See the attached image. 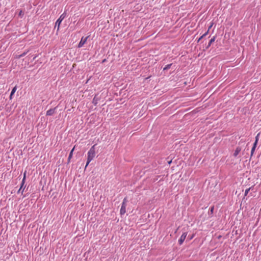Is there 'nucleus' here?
<instances>
[{"label":"nucleus","instance_id":"obj_1","mask_svg":"<svg viewBox=\"0 0 261 261\" xmlns=\"http://www.w3.org/2000/svg\"><path fill=\"white\" fill-rule=\"evenodd\" d=\"M95 145L92 146L88 152L87 162L85 166V169L88 166L90 162L93 160L95 156Z\"/></svg>","mask_w":261,"mask_h":261},{"label":"nucleus","instance_id":"obj_2","mask_svg":"<svg viewBox=\"0 0 261 261\" xmlns=\"http://www.w3.org/2000/svg\"><path fill=\"white\" fill-rule=\"evenodd\" d=\"M66 14L65 13H63L60 17L58 19L55 23V27H57V32L59 31L60 27V24L63 21V20L65 18Z\"/></svg>","mask_w":261,"mask_h":261},{"label":"nucleus","instance_id":"obj_3","mask_svg":"<svg viewBox=\"0 0 261 261\" xmlns=\"http://www.w3.org/2000/svg\"><path fill=\"white\" fill-rule=\"evenodd\" d=\"M89 36H87L86 37H82L81 39V41H80V42L78 44L77 47L79 48H81V47H83L84 46V45L87 42V39L89 38Z\"/></svg>","mask_w":261,"mask_h":261},{"label":"nucleus","instance_id":"obj_4","mask_svg":"<svg viewBox=\"0 0 261 261\" xmlns=\"http://www.w3.org/2000/svg\"><path fill=\"white\" fill-rule=\"evenodd\" d=\"M187 236V232H184L178 240V243L179 245H181L186 239Z\"/></svg>","mask_w":261,"mask_h":261},{"label":"nucleus","instance_id":"obj_5","mask_svg":"<svg viewBox=\"0 0 261 261\" xmlns=\"http://www.w3.org/2000/svg\"><path fill=\"white\" fill-rule=\"evenodd\" d=\"M56 109V108H55L54 109H50L48 110L46 112V115H47V116L53 115L55 113Z\"/></svg>","mask_w":261,"mask_h":261},{"label":"nucleus","instance_id":"obj_6","mask_svg":"<svg viewBox=\"0 0 261 261\" xmlns=\"http://www.w3.org/2000/svg\"><path fill=\"white\" fill-rule=\"evenodd\" d=\"M126 205H123L122 204L120 211V214L121 215H124L126 213Z\"/></svg>","mask_w":261,"mask_h":261},{"label":"nucleus","instance_id":"obj_7","mask_svg":"<svg viewBox=\"0 0 261 261\" xmlns=\"http://www.w3.org/2000/svg\"><path fill=\"white\" fill-rule=\"evenodd\" d=\"M241 148L240 147H237L234 151V152L233 153V156L234 157H236L239 154V153L241 152Z\"/></svg>","mask_w":261,"mask_h":261},{"label":"nucleus","instance_id":"obj_8","mask_svg":"<svg viewBox=\"0 0 261 261\" xmlns=\"http://www.w3.org/2000/svg\"><path fill=\"white\" fill-rule=\"evenodd\" d=\"M17 90V86H15L12 90V91L11 92V94H10V99H12V96L14 95V94L15 93V92H16Z\"/></svg>","mask_w":261,"mask_h":261},{"label":"nucleus","instance_id":"obj_9","mask_svg":"<svg viewBox=\"0 0 261 261\" xmlns=\"http://www.w3.org/2000/svg\"><path fill=\"white\" fill-rule=\"evenodd\" d=\"M28 53V51H24V53H23L22 54H21L20 55L16 56L15 58V59H19V58L25 56Z\"/></svg>","mask_w":261,"mask_h":261},{"label":"nucleus","instance_id":"obj_10","mask_svg":"<svg viewBox=\"0 0 261 261\" xmlns=\"http://www.w3.org/2000/svg\"><path fill=\"white\" fill-rule=\"evenodd\" d=\"M23 185L21 184V186H20L19 189L18 190L17 193H20L21 194H23V193L24 192V188H23Z\"/></svg>","mask_w":261,"mask_h":261},{"label":"nucleus","instance_id":"obj_11","mask_svg":"<svg viewBox=\"0 0 261 261\" xmlns=\"http://www.w3.org/2000/svg\"><path fill=\"white\" fill-rule=\"evenodd\" d=\"M74 148L75 147H74L72 150H71L70 153H69V156H68V163L70 162V159H71L72 156V154H73V150L74 149Z\"/></svg>","mask_w":261,"mask_h":261},{"label":"nucleus","instance_id":"obj_12","mask_svg":"<svg viewBox=\"0 0 261 261\" xmlns=\"http://www.w3.org/2000/svg\"><path fill=\"white\" fill-rule=\"evenodd\" d=\"M215 40V37H214L213 38H212L210 40V42L208 43V46H207V47H210L211 46V45L212 44V43H213Z\"/></svg>","mask_w":261,"mask_h":261},{"label":"nucleus","instance_id":"obj_13","mask_svg":"<svg viewBox=\"0 0 261 261\" xmlns=\"http://www.w3.org/2000/svg\"><path fill=\"white\" fill-rule=\"evenodd\" d=\"M172 65V64H168L163 69L164 70H168L169 69L171 66Z\"/></svg>","mask_w":261,"mask_h":261},{"label":"nucleus","instance_id":"obj_14","mask_svg":"<svg viewBox=\"0 0 261 261\" xmlns=\"http://www.w3.org/2000/svg\"><path fill=\"white\" fill-rule=\"evenodd\" d=\"M97 99L96 98V97L95 96L93 99V103L96 105L97 103Z\"/></svg>","mask_w":261,"mask_h":261},{"label":"nucleus","instance_id":"obj_15","mask_svg":"<svg viewBox=\"0 0 261 261\" xmlns=\"http://www.w3.org/2000/svg\"><path fill=\"white\" fill-rule=\"evenodd\" d=\"M255 147L254 146H253L252 149H251V157L253 155V153H254V152L255 151Z\"/></svg>","mask_w":261,"mask_h":261},{"label":"nucleus","instance_id":"obj_16","mask_svg":"<svg viewBox=\"0 0 261 261\" xmlns=\"http://www.w3.org/2000/svg\"><path fill=\"white\" fill-rule=\"evenodd\" d=\"M126 202H127V199L126 198H124V199L123 200V202H122V204L123 205H126Z\"/></svg>","mask_w":261,"mask_h":261},{"label":"nucleus","instance_id":"obj_17","mask_svg":"<svg viewBox=\"0 0 261 261\" xmlns=\"http://www.w3.org/2000/svg\"><path fill=\"white\" fill-rule=\"evenodd\" d=\"M19 16H20L21 17H22L23 15V12H22V10H20L19 14H18Z\"/></svg>","mask_w":261,"mask_h":261},{"label":"nucleus","instance_id":"obj_18","mask_svg":"<svg viewBox=\"0 0 261 261\" xmlns=\"http://www.w3.org/2000/svg\"><path fill=\"white\" fill-rule=\"evenodd\" d=\"M208 32L209 31L207 30L206 32H205L204 34H203L201 36V38H203L204 37H205V36H206L208 33Z\"/></svg>","mask_w":261,"mask_h":261},{"label":"nucleus","instance_id":"obj_19","mask_svg":"<svg viewBox=\"0 0 261 261\" xmlns=\"http://www.w3.org/2000/svg\"><path fill=\"white\" fill-rule=\"evenodd\" d=\"M250 190V188L249 189H247L245 190V195H247V194H248V192Z\"/></svg>","mask_w":261,"mask_h":261},{"label":"nucleus","instance_id":"obj_20","mask_svg":"<svg viewBox=\"0 0 261 261\" xmlns=\"http://www.w3.org/2000/svg\"><path fill=\"white\" fill-rule=\"evenodd\" d=\"M25 179H24V178H23L22 182H21V185L24 186V183H25Z\"/></svg>","mask_w":261,"mask_h":261},{"label":"nucleus","instance_id":"obj_21","mask_svg":"<svg viewBox=\"0 0 261 261\" xmlns=\"http://www.w3.org/2000/svg\"><path fill=\"white\" fill-rule=\"evenodd\" d=\"M214 210V206H212V207H211L210 211H211V213H213Z\"/></svg>","mask_w":261,"mask_h":261},{"label":"nucleus","instance_id":"obj_22","mask_svg":"<svg viewBox=\"0 0 261 261\" xmlns=\"http://www.w3.org/2000/svg\"><path fill=\"white\" fill-rule=\"evenodd\" d=\"M213 23H212L211 24V25H210V27H208V30L210 31V30L211 29V28L213 27Z\"/></svg>","mask_w":261,"mask_h":261},{"label":"nucleus","instance_id":"obj_23","mask_svg":"<svg viewBox=\"0 0 261 261\" xmlns=\"http://www.w3.org/2000/svg\"><path fill=\"white\" fill-rule=\"evenodd\" d=\"M258 136H259V134H258L256 137H255V141H257L258 142Z\"/></svg>","mask_w":261,"mask_h":261},{"label":"nucleus","instance_id":"obj_24","mask_svg":"<svg viewBox=\"0 0 261 261\" xmlns=\"http://www.w3.org/2000/svg\"><path fill=\"white\" fill-rule=\"evenodd\" d=\"M257 144V141H255V142L253 144V146H254L256 148Z\"/></svg>","mask_w":261,"mask_h":261},{"label":"nucleus","instance_id":"obj_25","mask_svg":"<svg viewBox=\"0 0 261 261\" xmlns=\"http://www.w3.org/2000/svg\"><path fill=\"white\" fill-rule=\"evenodd\" d=\"M23 178H24V179H25V178H26V172H24V173L23 174Z\"/></svg>","mask_w":261,"mask_h":261},{"label":"nucleus","instance_id":"obj_26","mask_svg":"<svg viewBox=\"0 0 261 261\" xmlns=\"http://www.w3.org/2000/svg\"><path fill=\"white\" fill-rule=\"evenodd\" d=\"M194 235L193 234L192 236H191V237L189 238L190 240H191L193 239V238L194 237Z\"/></svg>","mask_w":261,"mask_h":261},{"label":"nucleus","instance_id":"obj_27","mask_svg":"<svg viewBox=\"0 0 261 261\" xmlns=\"http://www.w3.org/2000/svg\"><path fill=\"white\" fill-rule=\"evenodd\" d=\"M202 38H201V37L198 39V42H199Z\"/></svg>","mask_w":261,"mask_h":261},{"label":"nucleus","instance_id":"obj_28","mask_svg":"<svg viewBox=\"0 0 261 261\" xmlns=\"http://www.w3.org/2000/svg\"><path fill=\"white\" fill-rule=\"evenodd\" d=\"M36 57H37V56H34V57H33V60H34L36 59Z\"/></svg>","mask_w":261,"mask_h":261},{"label":"nucleus","instance_id":"obj_29","mask_svg":"<svg viewBox=\"0 0 261 261\" xmlns=\"http://www.w3.org/2000/svg\"><path fill=\"white\" fill-rule=\"evenodd\" d=\"M171 162H172L171 161H170L168 162V164H171Z\"/></svg>","mask_w":261,"mask_h":261},{"label":"nucleus","instance_id":"obj_30","mask_svg":"<svg viewBox=\"0 0 261 261\" xmlns=\"http://www.w3.org/2000/svg\"><path fill=\"white\" fill-rule=\"evenodd\" d=\"M221 237V236H219L218 237V239H220Z\"/></svg>","mask_w":261,"mask_h":261}]
</instances>
